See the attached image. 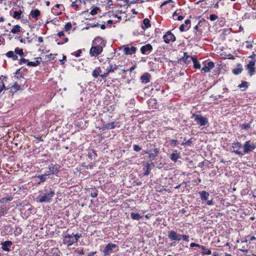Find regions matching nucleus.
Here are the masks:
<instances>
[{
	"instance_id": "obj_48",
	"label": "nucleus",
	"mask_w": 256,
	"mask_h": 256,
	"mask_svg": "<svg viewBox=\"0 0 256 256\" xmlns=\"http://www.w3.org/2000/svg\"><path fill=\"white\" fill-rule=\"evenodd\" d=\"M72 25L70 22L66 23L64 26L65 30L66 32L69 30L70 29V28H72Z\"/></svg>"
},
{
	"instance_id": "obj_64",
	"label": "nucleus",
	"mask_w": 256,
	"mask_h": 256,
	"mask_svg": "<svg viewBox=\"0 0 256 256\" xmlns=\"http://www.w3.org/2000/svg\"><path fill=\"white\" fill-rule=\"evenodd\" d=\"M170 143L172 144H173L174 145L176 146V144L178 143V141L176 140H170Z\"/></svg>"
},
{
	"instance_id": "obj_11",
	"label": "nucleus",
	"mask_w": 256,
	"mask_h": 256,
	"mask_svg": "<svg viewBox=\"0 0 256 256\" xmlns=\"http://www.w3.org/2000/svg\"><path fill=\"white\" fill-rule=\"evenodd\" d=\"M12 243L10 240H6L4 242H2L0 243V245L2 246V248L3 250L5 252H10V248L12 246Z\"/></svg>"
},
{
	"instance_id": "obj_32",
	"label": "nucleus",
	"mask_w": 256,
	"mask_h": 256,
	"mask_svg": "<svg viewBox=\"0 0 256 256\" xmlns=\"http://www.w3.org/2000/svg\"><path fill=\"white\" fill-rule=\"evenodd\" d=\"M192 62L194 63V68L196 69H200V64L195 57H194Z\"/></svg>"
},
{
	"instance_id": "obj_19",
	"label": "nucleus",
	"mask_w": 256,
	"mask_h": 256,
	"mask_svg": "<svg viewBox=\"0 0 256 256\" xmlns=\"http://www.w3.org/2000/svg\"><path fill=\"white\" fill-rule=\"evenodd\" d=\"M117 124H118V122H112L108 123L104 125V128L108 130L113 129L116 128Z\"/></svg>"
},
{
	"instance_id": "obj_9",
	"label": "nucleus",
	"mask_w": 256,
	"mask_h": 256,
	"mask_svg": "<svg viewBox=\"0 0 256 256\" xmlns=\"http://www.w3.org/2000/svg\"><path fill=\"white\" fill-rule=\"evenodd\" d=\"M152 50V46L150 44H146L140 48L141 52L144 54H148Z\"/></svg>"
},
{
	"instance_id": "obj_60",
	"label": "nucleus",
	"mask_w": 256,
	"mask_h": 256,
	"mask_svg": "<svg viewBox=\"0 0 256 256\" xmlns=\"http://www.w3.org/2000/svg\"><path fill=\"white\" fill-rule=\"evenodd\" d=\"M21 230L19 228H16V230L14 231L15 234H18L20 233Z\"/></svg>"
},
{
	"instance_id": "obj_41",
	"label": "nucleus",
	"mask_w": 256,
	"mask_h": 256,
	"mask_svg": "<svg viewBox=\"0 0 256 256\" xmlns=\"http://www.w3.org/2000/svg\"><path fill=\"white\" fill-rule=\"evenodd\" d=\"M7 208L6 207H1L0 208V216H4L6 212Z\"/></svg>"
},
{
	"instance_id": "obj_15",
	"label": "nucleus",
	"mask_w": 256,
	"mask_h": 256,
	"mask_svg": "<svg viewBox=\"0 0 256 256\" xmlns=\"http://www.w3.org/2000/svg\"><path fill=\"white\" fill-rule=\"evenodd\" d=\"M136 48L133 46L130 48L125 47L124 48V52L126 54H132L136 52Z\"/></svg>"
},
{
	"instance_id": "obj_45",
	"label": "nucleus",
	"mask_w": 256,
	"mask_h": 256,
	"mask_svg": "<svg viewBox=\"0 0 256 256\" xmlns=\"http://www.w3.org/2000/svg\"><path fill=\"white\" fill-rule=\"evenodd\" d=\"M98 10H99V8H98V7H95L92 10H91L90 14L93 16L96 15L97 14V12H97Z\"/></svg>"
},
{
	"instance_id": "obj_38",
	"label": "nucleus",
	"mask_w": 256,
	"mask_h": 256,
	"mask_svg": "<svg viewBox=\"0 0 256 256\" xmlns=\"http://www.w3.org/2000/svg\"><path fill=\"white\" fill-rule=\"evenodd\" d=\"M102 38L99 36H98L93 40V44H96L98 43L100 44H102Z\"/></svg>"
},
{
	"instance_id": "obj_37",
	"label": "nucleus",
	"mask_w": 256,
	"mask_h": 256,
	"mask_svg": "<svg viewBox=\"0 0 256 256\" xmlns=\"http://www.w3.org/2000/svg\"><path fill=\"white\" fill-rule=\"evenodd\" d=\"M240 127L241 129L248 130L250 128V125L249 124L244 123L242 124Z\"/></svg>"
},
{
	"instance_id": "obj_44",
	"label": "nucleus",
	"mask_w": 256,
	"mask_h": 256,
	"mask_svg": "<svg viewBox=\"0 0 256 256\" xmlns=\"http://www.w3.org/2000/svg\"><path fill=\"white\" fill-rule=\"evenodd\" d=\"M206 66L209 68L210 70H212L214 66V64L212 62H208L207 64L206 65Z\"/></svg>"
},
{
	"instance_id": "obj_58",
	"label": "nucleus",
	"mask_w": 256,
	"mask_h": 256,
	"mask_svg": "<svg viewBox=\"0 0 256 256\" xmlns=\"http://www.w3.org/2000/svg\"><path fill=\"white\" fill-rule=\"evenodd\" d=\"M183 234H178V236L176 239V241H180L182 240Z\"/></svg>"
},
{
	"instance_id": "obj_46",
	"label": "nucleus",
	"mask_w": 256,
	"mask_h": 256,
	"mask_svg": "<svg viewBox=\"0 0 256 256\" xmlns=\"http://www.w3.org/2000/svg\"><path fill=\"white\" fill-rule=\"evenodd\" d=\"M240 88H244V90L246 88H248V82H242V84H240L238 86Z\"/></svg>"
},
{
	"instance_id": "obj_20",
	"label": "nucleus",
	"mask_w": 256,
	"mask_h": 256,
	"mask_svg": "<svg viewBox=\"0 0 256 256\" xmlns=\"http://www.w3.org/2000/svg\"><path fill=\"white\" fill-rule=\"evenodd\" d=\"M243 70V68H242V66L240 64H238L236 66V68L232 70V72L234 74H240Z\"/></svg>"
},
{
	"instance_id": "obj_51",
	"label": "nucleus",
	"mask_w": 256,
	"mask_h": 256,
	"mask_svg": "<svg viewBox=\"0 0 256 256\" xmlns=\"http://www.w3.org/2000/svg\"><path fill=\"white\" fill-rule=\"evenodd\" d=\"M89 157L91 158L95 159L97 157V154L94 151L89 154Z\"/></svg>"
},
{
	"instance_id": "obj_54",
	"label": "nucleus",
	"mask_w": 256,
	"mask_h": 256,
	"mask_svg": "<svg viewBox=\"0 0 256 256\" xmlns=\"http://www.w3.org/2000/svg\"><path fill=\"white\" fill-rule=\"evenodd\" d=\"M28 60H27V59H26L24 58H20V60L19 64H22L24 63H27L28 64Z\"/></svg>"
},
{
	"instance_id": "obj_30",
	"label": "nucleus",
	"mask_w": 256,
	"mask_h": 256,
	"mask_svg": "<svg viewBox=\"0 0 256 256\" xmlns=\"http://www.w3.org/2000/svg\"><path fill=\"white\" fill-rule=\"evenodd\" d=\"M22 14V11H14V14L12 15V17L16 19H20L21 16V14Z\"/></svg>"
},
{
	"instance_id": "obj_40",
	"label": "nucleus",
	"mask_w": 256,
	"mask_h": 256,
	"mask_svg": "<svg viewBox=\"0 0 256 256\" xmlns=\"http://www.w3.org/2000/svg\"><path fill=\"white\" fill-rule=\"evenodd\" d=\"M14 52L16 53V54H18L20 56L24 55L23 50L22 49H20L18 48H15Z\"/></svg>"
},
{
	"instance_id": "obj_57",
	"label": "nucleus",
	"mask_w": 256,
	"mask_h": 256,
	"mask_svg": "<svg viewBox=\"0 0 256 256\" xmlns=\"http://www.w3.org/2000/svg\"><path fill=\"white\" fill-rule=\"evenodd\" d=\"M82 53V50H78L76 52H74V55L76 57L78 58L80 56V54Z\"/></svg>"
},
{
	"instance_id": "obj_29",
	"label": "nucleus",
	"mask_w": 256,
	"mask_h": 256,
	"mask_svg": "<svg viewBox=\"0 0 256 256\" xmlns=\"http://www.w3.org/2000/svg\"><path fill=\"white\" fill-rule=\"evenodd\" d=\"M143 24L144 28L142 26L143 29L148 28L150 26V21L148 18H144L143 20Z\"/></svg>"
},
{
	"instance_id": "obj_53",
	"label": "nucleus",
	"mask_w": 256,
	"mask_h": 256,
	"mask_svg": "<svg viewBox=\"0 0 256 256\" xmlns=\"http://www.w3.org/2000/svg\"><path fill=\"white\" fill-rule=\"evenodd\" d=\"M142 150V148L138 145H134V150L136 152H140Z\"/></svg>"
},
{
	"instance_id": "obj_2",
	"label": "nucleus",
	"mask_w": 256,
	"mask_h": 256,
	"mask_svg": "<svg viewBox=\"0 0 256 256\" xmlns=\"http://www.w3.org/2000/svg\"><path fill=\"white\" fill-rule=\"evenodd\" d=\"M244 151H240L238 150H234L232 151V152L239 156H243L244 154H248L253 151L256 148V145L250 140L244 142L243 145Z\"/></svg>"
},
{
	"instance_id": "obj_62",
	"label": "nucleus",
	"mask_w": 256,
	"mask_h": 256,
	"mask_svg": "<svg viewBox=\"0 0 256 256\" xmlns=\"http://www.w3.org/2000/svg\"><path fill=\"white\" fill-rule=\"evenodd\" d=\"M196 32H202V31L199 30L198 26H196L194 27V32L196 33Z\"/></svg>"
},
{
	"instance_id": "obj_18",
	"label": "nucleus",
	"mask_w": 256,
	"mask_h": 256,
	"mask_svg": "<svg viewBox=\"0 0 256 256\" xmlns=\"http://www.w3.org/2000/svg\"><path fill=\"white\" fill-rule=\"evenodd\" d=\"M50 175V174H47L46 172L44 174H38L36 175L35 177L38 178L40 180V182H38L40 184V182H44L47 179V176Z\"/></svg>"
},
{
	"instance_id": "obj_49",
	"label": "nucleus",
	"mask_w": 256,
	"mask_h": 256,
	"mask_svg": "<svg viewBox=\"0 0 256 256\" xmlns=\"http://www.w3.org/2000/svg\"><path fill=\"white\" fill-rule=\"evenodd\" d=\"M248 244H246V246H244L241 248H239V250L244 252H247L248 251Z\"/></svg>"
},
{
	"instance_id": "obj_59",
	"label": "nucleus",
	"mask_w": 256,
	"mask_h": 256,
	"mask_svg": "<svg viewBox=\"0 0 256 256\" xmlns=\"http://www.w3.org/2000/svg\"><path fill=\"white\" fill-rule=\"evenodd\" d=\"M172 0H166V1H164V2H163L162 4L160 5V8H162L163 6L166 5L167 4L169 3V2H172Z\"/></svg>"
},
{
	"instance_id": "obj_61",
	"label": "nucleus",
	"mask_w": 256,
	"mask_h": 256,
	"mask_svg": "<svg viewBox=\"0 0 256 256\" xmlns=\"http://www.w3.org/2000/svg\"><path fill=\"white\" fill-rule=\"evenodd\" d=\"M109 73L110 72L108 71H107L106 73H104L102 74H100V76L102 78H106L108 76Z\"/></svg>"
},
{
	"instance_id": "obj_7",
	"label": "nucleus",
	"mask_w": 256,
	"mask_h": 256,
	"mask_svg": "<svg viewBox=\"0 0 256 256\" xmlns=\"http://www.w3.org/2000/svg\"><path fill=\"white\" fill-rule=\"evenodd\" d=\"M163 38L164 42L169 44L170 42L176 40V37L170 32H168L164 36Z\"/></svg>"
},
{
	"instance_id": "obj_50",
	"label": "nucleus",
	"mask_w": 256,
	"mask_h": 256,
	"mask_svg": "<svg viewBox=\"0 0 256 256\" xmlns=\"http://www.w3.org/2000/svg\"><path fill=\"white\" fill-rule=\"evenodd\" d=\"M218 18V16L214 14H211L210 16V20L211 21H214Z\"/></svg>"
},
{
	"instance_id": "obj_42",
	"label": "nucleus",
	"mask_w": 256,
	"mask_h": 256,
	"mask_svg": "<svg viewBox=\"0 0 256 256\" xmlns=\"http://www.w3.org/2000/svg\"><path fill=\"white\" fill-rule=\"evenodd\" d=\"M73 234V236H74V240H75V242H77L78 239L82 236V234H74V233Z\"/></svg>"
},
{
	"instance_id": "obj_34",
	"label": "nucleus",
	"mask_w": 256,
	"mask_h": 256,
	"mask_svg": "<svg viewBox=\"0 0 256 256\" xmlns=\"http://www.w3.org/2000/svg\"><path fill=\"white\" fill-rule=\"evenodd\" d=\"M179 158L180 156L178 154L172 153L170 156V159L174 162H176Z\"/></svg>"
},
{
	"instance_id": "obj_47",
	"label": "nucleus",
	"mask_w": 256,
	"mask_h": 256,
	"mask_svg": "<svg viewBox=\"0 0 256 256\" xmlns=\"http://www.w3.org/2000/svg\"><path fill=\"white\" fill-rule=\"evenodd\" d=\"M192 138L189 139L187 141H186V142H182V145L183 146H190L191 144L192 143Z\"/></svg>"
},
{
	"instance_id": "obj_27",
	"label": "nucleus",
	"mask_w": 256,
	"mask_h": 256,
	"mask_svg": "<svg viewBox=\"0 0 256 256\" xmlns=\"http://www.w3.org/2000/svg\"><path fill=\"white\" fill-rule=\"evenodd\" d=\"M21 31V28L19 25H16L11 30L10 32L12 34H16Z\"/></svg>"
},
{
	"instance_id": "obj_56",
	"label": "nucleus",
	"mask_w": 256,
	"mask_h": 256,
	"mask_svg": "<svg viewBox=\"0 0 256 256\" xmlns=\"http://www.w3.org/2000/svg\"><path fill=\"white\" fill-rule=\"evenodd\" d=\"M182 240L186 242L189 241V236L185 234H183Z\"/></svg>"
},
{
	"instance_id": "obj_63",
	"label": "nucleus",
	"mask_w": 256,
	"mask_h": 256,
	"mask_svg": "<svg viewBox=\"0 0 256 256\" xmlns=\"http://www.w3.org/2000/svg\"><path fill=\"white\" fill-rule=\"evenodd\" d=\"M76 252L80 254H84V251L83 250H76Z\"/></svg>"
},
{
	"instance_id": "obj_4",
	"label": "nucleus",
	"mask_w": 256,
	"mask_h": 256,
	"mask_svg": "<svg viewBox=\"0 0 256 256\" xmlns=\"http://www.w3.org/2000/svg\"><path fill=\"white\" fill-rule=\"evenodd\" d=\"M62 242L64 244L67 246H70L76 243L74 238L73 234H66L63 236Z\"/></svg>"
},
{
	"instance_id": "obj_23",
	"label": "nucleus",
	"mask_w": 256,
	"mask_h": 256,
	"mask_svg": "<svg viewBox=\"0 0 256 256\" xmlns=\"http://www.w3.org/2000/svg\"><path fill=\"white\" fill-rule=\"evenodd\" d=\"M101 72V69L100 67L96 68L94 69L92 72V75L94 78H97L98 76H100Z\"/></svg>"
},
{
	"instance_id": "obj_5",
	"label": "nucleus",
	"mask_w": 256,
	"mask_h": 256,
	"mask_svg": "<svg viewBox=\"0 0 256 256\" xmlns=\"http://www.w3.org/2000/svg\"><path fill=\"white\" fill-rule=\"evenodd\" d=\"M102 51V48L101 46H92L90 50V54L91 56H97Z\"/></svg>"
},
{
	"instance_id": "obj_13",
	"label": "nucleus",
	"mask_w": 256,
	"mask_h": 256,
	"mask_svg": "<svg viewBox=\"0 0 256 256\" xmlns=\"http://www.w3.org/2000/svg\"><path fill=\"white\" fill-rule=\"evenodd\" d=\"M194 57L188 55V53L184 52V56L182 58V60L186 64H190L191 62L192 61Z\"/></svg>"
},
{
	"instance_id": "obj_31",
	"label": "nucleus",
	"mask_w": 256,
	"mask_h": 256,
	"mask_svg": "<svg viewBox=\"0 0 256 256\" xmlns=\"http://www.w3.org/2000/svg\"><path fill=\"white\" fill-rule=\"evenodd\" d=\"M130 216L132 219L134 220H138L142 218V216L138 213L135 212H132L130 214Z\"/></svg>"
},
{
	"instance_id": "obj_52",
	"label": "nucleus",
	"mask_w": 256,
	"mask_h": 256,
	"mask_svg": "<svg viewBox=\"0 0 256 256\" xmlns=\"http://www.w3.org/2000/svg\"><path fill=\"white\" fill-rule=\"evenodd\" d=\"M210 70L209 68L206 66V65H205L202 69L201 72H208Z\"/></svg>"
},
{
	"instance_id": "obj_43",
	"label": "nucleus",
	"mask_w": 256,
	"mask_h": 256,
	"mask_svg": "<svg viewBox=\"0 0 256 256\" xmlns=\"http://www.w3.org/2000/svg\"><path fill=\"white\" fill-rule=\"evenodd\" d=\"M201 253L202 255H210L212 254V251L210 250H207L206 248L205 250H202Z\"/></svg>"
},
{
	"instance_id": "obj_21",
	"label": "nucleus",
	"mask_w": 256,
	"mask_h": 256,
	"mask_svg": "<svg viewBox=\"0 0 256 256\" xmlns=\"http://www.w3.org/2000/svg\"><path fill=\"white\" fill-rule=\"evenodd\" d=\"M199 194L202 200H206L210 196L209 193L206 191L200 192Z\"/></svg>"
},
{
	"instance_id": "obj_22",
	"label": "nucleus",
	"mask_w": 256,
	"mask_h": 256,
	"mask_svg": "<svg viewBox=\"0 0 256 256\" xmlns=\"http://www.w3.org/2000/svg\"><path fill=\"white\" fill-rule=\"evenodd\" d=\"M242 144L236 141V142H234L232 144V148L234 149V150H239V148H241L242 147Z\"/></svg>"
},
{
	"instance_id": "obj_3",
	"label": "nucleus",
	"mask_w": 256,
	"mask_h": 256,
	"mask_svg": "<svg viewBox=\"0 0 256 256\" xmlns=\"http://www.w3.org/2000/svg\"><path fill=\"white\" fill-rule=\"evenodd\" d=\"M192 118H194L196 124L200 126H204L208 122V118L201 114H193Z\"/></svg>"
},
{
	"instance_id": "obj_8",
	"label": "nucleus",
	"mask_w": 256,
	"mask_h": 256,
	"mask_svg": "<svg viewBox=\"0 0 256 256\" xmlns=\"http://www.w3.org/2000/svg\"><path fill=\"white\" fill-rule=\"evenodd\" d=\"M255 63V61L250 60L246 66V69L248 70V73L251 76L254 75L256 72V68H254Z\"/></svg>"
},
{
	"instance_id": "obj_39",
	"label": "nucleus",
	"mask_w": 256,
	"mask_h": 256,
	"mask_svg": "<svg viewBox=\"0 0 256 256\" xmlns=\"http://www.w3.org/2000/svg\"><path fill=\"white\" fill-rule=\"evenodd\" d=\"M190 246L192 247V248H193V247H194V246H196V247H198L200 248H202V250H206V247L204 246H201V245H200L198 244H196V243H194V242H192L190 244Z\"/></svg>"
},
{
	"instance_id": "obj_24",
	"label": "nucleus",
	"mask_w": 256,
	"mask_h": 256,
	"mask_svg": "<svg viewBox=\"0 0 256 256\" xmlns=\"http://www.w3.org/2000/svg\"><path fill=\"white\" fill-rule=\"evenodd\" d=\"M30 14L32 18L38 19V17L40 15V12L38 10H32Z\"/></svg>"
},
{
	"instance_id": "obj_12",
	"label": "nucleus",
	"mask_w": 256,
	"mask_h": 256,
	"mask_svg": "<svg viewBox=\"0 0 256 256\" xmlns=\"http://www.w3.org/2000/svg\"><path fill=\"white\" fill-rule=\"evenodd\" d=\"M159 149L157 148H154L153 150H150L146 151V154H148V156L152 160H154L156 158Z\"/></svg>"
},
{
	"instance_id": "obj_55",
	"label": "nucleus",
	"mask_w": 256,
	"mask_h": 256,
	"mask_svg": "<svg viewBox=\"0 0 256 256\" xmlns=\"http://www.w3.org/2000/svg\"><path fill=\"white\" fill-rule=\"evenodd\" d=\"M14 52L12 51H9L6 54V56L8 58H12L14 56Z\"/></svg>"
},
{
	"instance_id": "obj_16",
	"label": "nucleus",
	"mask_w": 256,
	"mask_h": 256,
	"mask_svg": "<svg viewBox=\"0 0 256 256\" xmlns=\"http://www.w3.org/2000/svg\"><path fill=\"white\" fill-rule=\"evenodd\" d=\"M178 233L174 230H171L168 232V238L172 240H176L178 236Z\"/></svg>"
},
{
	"instance_id": "obj_6",
	"label": "nucleus",
	"mask_w": 256,
	"mask_h": 256,
	"mask_svg": "<svg viewBox=\"0 0 256 256\" xmlns=\"http://www.w3.org/2000/svg\"><path fill=\"white\" fill-rule=\"evenodd\" d=\"M116 247L117 246L116 244L110 243L106 246L102 252L104 254V256L110 255L113 252V249Z\"/></svg>"
},
{
	"instance_id": "obj_17",
	"label": "nucleus",
	"mask_w": 256,
	"mask_h": 256,
	"mask_svg": "<svg viewBox=\"0 0 256 256\" xmlns=\"http://www.w3.org/2000/svg\"><path fill=\"white\" fill-rule=\"evenodd\" d=\"M150 74L148 73H145L141 76L140 80L142 83L147 84L150 82Z\"/></svg>"
},
{
	"instance_id": "obj_1",
	"label": "nucleus",
	"mask_w": 256,
	"mask_h": 256,
	"mask_svg": "<svg viewBox=\"0 0 256 256\" xmlns=\"http://www.w3.org/2000/svg\"><path fill=\"white\" fill-rule=\"evenodd\" d=\"M55 195L54 190L50 186H46L37 196V201L42 203H50Z\"/></svg>"
},
{
	"instance_id": "obj_10",
	"label": "nucleus",
	"mask_w": 256,
	"mask_h": 256,
	"mask_svg": "<svg viewBox=\"0 0 256 256\" xmlns=\"http://www.w3.org/2000/svg\"><path fill=\"white\" fill-rule=\"evenodd\" d=\"M60 166L58 164H51L48 166L50 172H48L47 174H57L60 171Z\"/></svg>"
},
{
	"instance_id": "obj_28",
	"label": "nucleus",
	"mask_w": 256,
	"mask_h": 256,
	"mask_svg": "<svg viewBox=\"0 0 256 256\" xmlns=\"http://www.w3.org/2000/svg\"><path fill=\"white\" fill-rule=\"evenodd\" d=\"M118 68V66L116 64H110L109 68H107V71H108L109 72H114L115 70H116Z\"/></svg>"
},
{
	"instance_id": "obj_35",
	"label": "nucleus",
	"mask_w": 256,
	"mask_h": 256,
	"mask_svg": "<svg viewBox=\"0 0 256 256\" xmlns=\"http://www.w3.org/2000/svg\"><path fill=\"white\" fill-rule=\"evenodd\" d=\"M40 64V60H36L34 62L28 61L27 65L28 66H36Z\"/></svg>"
},
{
	"instance_id": "obj_25",
	"label": "nucleus",
	"mask_w": 256,
	"mask_h": 256,
	"mask_svg": "<svg viewBox=\"0 0 256 256\" xmlns=\"http://www.w3.org/2000/svg\"><path fill=\"white\" fill-rule=\"evenodd\" d=\"M6 81V77L2 76H0V88L6 89L4 85V82Z\"/></svg>"
},
{
	"instance_id": "obj_33",
	"label": "nucleus",
	"mask_w": 256,
	"mask_h": 256,
	"mask_svg": "<svg viewBox=\"0 0 256 256\" xmlns=\"http://www.w3.org/2000/svg\"><path fill=\"white\" fill-rule=\"evenodd\" d=\"M82 4L81 0H76L74 2H73L72 4V6L74 8L75 10H76L78 8V6Z\"/></svg>"
},
{
	"instance_id": "obj_36",
	"label": "nucleus",
	"mask_w": 256,
	"mask_h": 256,
	"mask_svg": "<svg viewBox=\"0 0 256 256\" xmlns=\"http://www.w3.org/2000/svg\"><path fill=\"white\" fill-rule=\"evenodd\" d=\"M90 195L92 198H96L98 195V190L96 188H92Z\"/></svg>"
},
{
	"instance_id": "obj_14",
	"label": "nucleus",
	"mask_w": 256,
	"mask_h": 256,
	"mask_svg": "<svg viewBox=\"0 0 256 256\" xmlns=\"http://www.w3.org/2000/svg\"><path fill=\"white\" fill-rule=\"evenodd\" d=\"M190 20H186L184 21V23L181 24L180 27V30L181 32H184L188 30L190 28Z\"/></svg>"
},
{
	"instance_id": "obj_26",
	"label": "nucleus",
	"mask_w": 256,
	"mask_h": 256,
	"mask_svg": "<svg viewBox=\"0 0 256 256\" xmlns=\"http://www.w3.org/2000/svg\"><path fill=\"white\" fill-rule=\"evenodd\" d=\"M201 38H202V32H196V33H194V36L193 37L192 39L194 41L198 42L199 40H200Z\"/></svg>"
}]
</instances>
